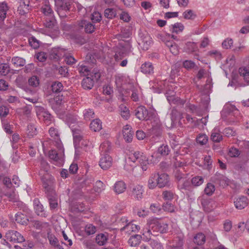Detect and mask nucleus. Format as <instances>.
Here are the masks:
<instances>
[{"label":"nucleus","instance_id":"nucleus-1","mask_svg":"<svg viewBox=\"0 0 249 249\" xmlns=\"http://www.w3.org/2000/svg\"><path fill=\"white\" fill-rule=\"evenodd\" d=\"M168 230V225L161 223L156 218H151L148 220L146 227L142 230L143 240L149 241L151 235L157 236L158 232L165 233Z\"/></svg>","mask_w":249,"mask_h":249},{"label":"nucleus","instance_id":"nucleus-2","mask_svg":"<svg viewBox=\"0 0 249 249\" xmlns=\"http://www.w3.org/2000/svg\"><path fill=\"white\" fill-rule=\"evenodd\" d=\"M100 149L102 157L99 161V165L103 169L107 170L111 166L112 162L111 157L108 154L111 149L110 143L108 142L102 143Z\"/></svg>","mask_w":249,"mask_h":249},{"label":"nucleus","instance_id":"nucleus-3","mask_svg":"<svg viewBox=\"0 0 249 249\" xmlns=\"http://www.w3.org/2000/svg\"><path fill=\"white\" fill-rule=\"evenodd\" d=\"M134 113L137 118L141 121L151 120L156 117L155 112L154 110H148L142 106L137 107L134 110Z\"/></svg>","mask_w":249,"mask_h":249},{"label":"nucleus","instance_id":"nucleus-4","mask_svg":"<svg viewBox=\"0 0 249 249\" xmlns=\"http://www.w3.org/2000/svg\"><path fill=\"white\" fill-rule=\"evenodd\" d=\"M128 159L133 162H138L143 171L147 169L149 164L148 158L143 153L140 151L131 152L129 155Z\"/></svg>","mask_w":249,"mask_h":249},{"label":"nucleus","instance_id":"nucleus-5","mask_svg":"<svg viewBox=\"0 0 249 249\" xmlns=\"http://www.w3.org/2000/svg\"><path fill=\"white\" fill-rule=\"evenodd\" d=\"M101 77V74L96 70H93L89 75L83 78L81 85L85 89H90L93 87L94 82L97 81Z\"/></svg>","mask_w":249,"mask_h":249},{"label":"nucleus","instance_id":"nucleus-6","mask_svg":"<svg viewBox=\"0 0 249 249\" xmlns=\"http://www.w3.org/2000/svg\"><path fill=\"white\" fill-rule=\"evenodd\" d=\"M4 238L13 243H21L25 241L24 236L19 232L15 230L8 231L5 233Z\"/></svg>","mask_w":249,"mask_h":249},{"label":"nucleus","instance_id":"nucleus-7","mask_svg":"<svg viewBox=\"0 0 249 249\" xmlns=\"http://www.w3.org/2000/svg\"><path fill=\"white\" fill-rule=\"evenodd\" d=\"M41 179L46 193L54 191L53 188L54 178L51 175L46 172L41 177Z\"/></svg>","mask_w":249,"mask_h":249},{"label":"nucleus","instance_id":"nucleus-8","mask_svg":"<svg viewBox=\"0 0 249 249\" xmlns=\"http://www.w3.org/2000/svg\"><path fill=\"white\" fill-rule=\"evenodd\" d=\"M156 173L158 187L160 188L169 187L170 186L169 176L166 173Z\"/></svg>","mask_w":249,"mask_h":249},{"label":"nucleus","instance_id":"nucleus-9","mask_svg":"<svg viewBox=\"0 0 249 249\" xmlns=\"http://www.w3.org/2000/svg\"><path fill=\"white\" fill-rule=\"evenodd\" d=\"M201 204L204 210L207 213L212 211L216 207V203L213 200L204 197L201 199Z\"/></svg>","mask_w":249,"mask_h":249},{"label":"nucleus","instance_id":"nucleus-10","mask_svg":"<svg viewBox=\"0 0 249 249\" xmlns=\"http://www.w3.org/2000/svg\"><path fill=\"white\" fill-rule=\"evenodd\" d=\"M234 205L235 208L238 210H242L246 207L248 204V198L244 196H241L234 199Z\"/></svg>","mask_w":249,"mask_h":249},{"label":"nucleus","instance_id":"nucleus-11","mask_svg":"<svg viewBox=\"0 0 249 249\" xmlns=\"http://www.w3.org/2000/svg\"><path fill=\"white\" fill-rule=\"evenodd\" d=\"M183 239L179 236L175 237L170 244L167 245L166 249H183Z\"/></svg>","mask_w":249,"mask_h":249},{"label":"nucleus","instance_id":"nucleus-12","mask_svg":"<svg viewBox=\"0 0 249 249\" xmlns=\"http://www.w3.org/2000/svg\"><path fill=\"white\" fill-rule=\"evenodd\" d=\"M123 134L124 138L126 142H130L132 141L134 132L130 125L126 124L124 127Z\"/></svg>","mask_w":249,"mask_h":249},{"label":"nucleus","instance_id":"nucleus-13","mask_svg":"<svg viewBox=\"0 0 249 249\" xmlns=\"http://www.w3.org/2000/svg\"><path fill=\"white\" fill-rule=\"evenodd\" d=\"M72 131L74 145L75 147H79V142L83 138V133L81 129L77 128H74L72 129Z\"/></svg>","mask_w":249,"mask_h":249},{"label":"nucleus","instance_id":"nucleus-14","mask_svg":"<svg viewBox=\"0 0 249 249\" xmlns=\"http://www.w3.org/2000/svg\"><path fill=\"white\" fill-rule=\"evenodd\" d=\"M62 153L63 151L61 153H58L55 150H51L49 152V157L50 159L57 162L56 164H60L63 161Z\"/></svg>","mask_w":249,"mask_h":249},{"label":"nucleus","instance_id":"nucleus-15","mask_svg":"<svg viewBox=\"0 0 249 249\" xmlns=\"http://www.w3.org/2000/svg\"><path fill=\"white\" fill-rule=\"evenodd\" d=\"M80 28H84L85 32L88 34L92 33L95 29V26L89 21L82 20L78 23Z\"/></svg>","mask_w":249,"mask_h":249},{"label":"nucleus","instance_id":"nucleus-16","mask_svg":"<svg viewBox=\"0 0 249 249\" xmlns=\"http://www.w3.org/2000/svg\"><path fill=\"white\" fill-rule=\"evenodd\" d=\"M49 201L50 208L54 209L57 207V199L55 191L46 193Z\"/></svg>","mask_w":249,"mask_h":249},{"label":"nucleus","instance_id":"nucleus-17","mask_svg":"<svg viewBox=\"0 0 249 249\" xmlns=\"http://www.w3.org/2000/svg\"><path fill=\"white\" fill-rule=\"evenodd\" d=\"M143 189L142 186L140 185L135 186L132 191V195L136 199H140L142 197Z\"/></svg>","mask_w":249,"mask_h":249},{"label":"nucleus","instance_id":"nucleus-18","mask_svg":"<svg viewBox=\"0 0 249 249\" xmlns=\"http://www.w3.org/2000/svg\"><path fill=\"white\" fill-rule=\"evenodd\" d=\"M56 20L54 16L48 17H44L43 19L44 25L48 28L53 29L56 25Z\"/></svg>","mask_w":249,"mask_h":249},{"label":"nucleus","instance_id":"nucleus-19","mask_svg":"<svg viewBox=\"0 0 249 249\" xmlns=\"http://www.w3.org/2000/svg\"><path fill=\"white\" fill-rule=\"evenodd\" d=\"M141 71L145 74H151L154 72V67L150 62H145L142 65Z\"/></svg>","mask_w":249,"mask_h":249},{"label":"nucleus","instance_id":"nucleus-20","mask_svg":"<svg viewBox=\"0 0 249 249\" xmlns=\"http://www.w3.org/2000/svg\"><path fill=\"white\" fill-rule=\"evenodd\" d=\"M48 239L49 241L50 244L58 249H63L62 247L59 244L58 240L57 238L53 234L50 232H48Z\"/></svg>","mask_w":249,"mask_h":249},{"label":"nucleus","instance_id":"nucleus-21","mask_svg":"<svg viewBox=\"0 0 249 249\" xmlns=\"http://www.w3.org/2000/svg\"><path fill=\"white\" fill-rule=\"evenodd\" d=\"M90 128L94 132L99 131L102 128V122L99 119L93 120L90 124Z\"/></svg>","mask_w":249,"mask_h":249},{"label":"nucleus","instance_id":"nucleus-22","mask_svg":"<svg viewBox=\"0 0 249 249\" xmlns=\"http://www.w3.org/2000/svg\"><path fill=\"white\" fill-rule=\"evenodd\" d=\"M126 184L123 181H118L115 183L114 186V190L118 194L123 193L126 189Z\"/></svg>","mask_w":249,"mask_h":249},{"label":"nucleus","instance_id":"nucleus-23","mask_svg":"<svg viewBox=\"0 0 249 249\" xmlns=\"http://www.w3.org/2000/svg\"><path fill=\"white\" fill-rule=\"evenodd\" d=\"M184 50L187 53H190L197 50V46L196 43L193 42H187L184 47Z\"/></svg>","mask_w":249,"mask_h":249},{"label":"nucleus","instance_id":"nucleus-24","mask_svg":"<svg viewBox=\"0 0 249 249\" xmlns=\"http://www.w3.org/2000/svg\"><path fill=\"white\" fill-rule=\"evenodd\" d=\"M64 102H65V97L63 95H61V96L59 95L53 98H50L49 99V103L52 107H53L54 103H55L56 105H60Z\"/></svg>","mask_w":249,"mask_h":249},{"label":"nucleus","instance_id":"nucleus-25","mask_svg":"<svg viewBox=\"0 0 249 249\" xmlns=\"http://www.w3.org/2000/svg\"><path fill=\"white\" fill-rule=\"evenodd\" d=\"M15 220L17 223L21 225H27L28 222V219L27 216L20 212L18 213L15 216Z\"/></svg>","mask_w":249,"mask_h":249},{"label":"nucleus","instance_id":"nucleus-26","mask_svg":"<svg viewBox=\"0 0 249 249\" xmlns=\"http://www.w3.org/2000/svg\"><path fill=\"white\" fill-rule=\"evenodd\" d=\"M38 111L37 112V114L41 115L43 117L44 120L47 123H49L52 119V115L48 111H46L43 107H40L39 108Z\"/></svg>","mask_w":249,"mask_h":249},{"label":"nucleus","instance_id":"nucleus-27","mask_svg":"<svg viewBox=\"0 0 249 249\" xmlns=\"http://www.w3.org/2000/svg\"><path fill=\"white\" fill-rule=\"evenodd\" d=\"M156 186H158L157 173H154L151 174L148 181V187L150 189H153Z\"/></svg>","mask_w":249,"mask_h":249},{"label":"nucleus","instance_id":"nucleus-28","mask_svg":"<svg viewBox=\"0 0 249 249\" xmlns=\"http://www.w3.org/2000/svg\"><path fill=\"white\" fill-rule=\"evenodd\" d=\"M142 237L140 235L136 234L131 236L128 241V243L131 247H136L139 244Z\"/></svg>","mask_w":249,"mask_h":249},{"label":"nucleus","instance_id":"nucleus-29","mask_svg":"<svg viewBox=\"0 0 249 249\" xmlns=\"http://www.w3.org/2000/svg\"><path fill=\"white\" fill-rule=\"evenodd\" d=\"M206 241V237L205 235L199 232L197 233L194 238V242L196 244L198 245H203Z\"/></svg>","mask_w":249,"mask_h":249},{"label":"nucleus","instance_id":"nucleus-30","mask_svg":"<svg viewBox=\"0 0 249 249\" xmlns=\"http://www.w3.org/2000/svg\"><path fill=\"white\" fill-rule=\"evenodd\" d=\"M223 139L222 135L220 132L216 129L212 131L211 135V140L214 142H219Z\"/></svg>","mask_w":249,"mask_h":249},{"label":"nucleus","instance_id":"nucleus-31","mask_svg":"<svg viewBox=\"0 0 249 249\" xmlns=\"http://www.w3.org/2000/svg\"><path fill=\"white\" fill-rule=\"evenodd\" d=\"M96 242L100 246H103L107 240V234L100 233L98 234L95 238Z\"/></svg>","mask_w":249,"mask_h":249},{"label":"nucleus","instance_id":"nucleus-32","mask_svg":"<svg viewBox=\"0 0 249 249\" xmlns=\"http://www.w3.org/2000/svg\"><path fill=\"white\" fill-rule=\"evenodd\" d=\"M63 86L62 84L58 81L53 82L51 86V89L53 92L58 93L61 92L63 90Z\"/></svg>","mask_w":249,"mask_h":249},{"label":"nucleus","instance_id":"nucleus-33","mask_svg":"<svg viewBox=\"0 0 249 249\" xmlns=\"http://www.w3.org/2000/svg\"><path fill=\"white\" fill-rule=\"evenodd\" d=\"M41 11L43 13L45 17H48L53 16V11L48 3H46L42 6L41 8Z\"/></svg>","mask_w":249,"mask_h":249},{"label":"nucleus","instance_id":"nucleus-34","mask_svg":"<svg viewBox=\"0 0 249 249\" xmlns=\"http://www.w3.org/2000/svg\"><path fill=\"white\" fill-rule=\"evenodd\" d=\"M213 178L215 182L219 183L220 185H225L226 184H227L226 183L227 178L221 174L217 173L213 177Z\"/></svg>","mask_w":249,"mask_h":249},{"label":"nucleus","instance_id":"nucleus-35","mask_svg":"<svg viewBox=\"0 0 249 249\" xmlns=\"http://www.w3.org/2000/svg\"><path fill=\"white\" fill-rule=\"evenodd\" d=\"M196 142L201 145H204L207 144L208 141V136L205 134H199L196 138Z\"/></svg>","mask_w":249,"mask_h":249},{"label":"nucleus","instance_id":"nucleus-36","mask_svg":"<svg viewBox=\"0 0 249 249\" xmlns=\"http://www.w3.org/2000/svg\"><path fill=\"white\" fill-rule=\"evenodd\" d=\"M77 70L81 75L88 76L90 74L89 69L83 64L79 63L77 66Z\"/></svg>","mask_w":249,"mask_h":249},{"label":"nucleus","instance_id":"nucleus-37","mask_svg":"<svg viewBox=\"0 0 249 249\" xmlns=\"http://www.w3.org/2000/svg\"><path fill=\"white\" fill-rule=\"evenodd\" d=\"M140 226L138 225H136L133 224L132 223H129L127 224L124 227L122 230H127V231L128 232L129 231H139L140 230Z\"/></svg>","mask_w":249,"mask_h":249},{"label":"nucleus","instance_id":"nucleus-38","mask_svg":"<svg viewBox=\"0 0 249 249\" xmlns=\"http://www.w3.org/2000/svg\"><path fill=\"white\" fill-rule=\"evenodd\" d=\"M11 62L15 67H22L25 64L24 59L18 56L13 57Z\"/></svg>","mask_w":249,"mask_h":249},{"label":"nucleus","instance_id":"nucleus-39","mask_svg":"<svg viewBox=\"0 0 249 249\" xmlns=\"http://www.w3.org/2000/svg\"><path fill=\"white\" fill-rule=\"evenodd\" d=\"M171 30L173 33L178 34L181 32L184 29V26L181 23H176L171 26Z\"/></svg>","mask_w":249,"mask_h":249},{"label":"nucleus","instance_id":"nucleus-40","mask_svg":"<svg viewBox=\"0 0 249 249\" xmlns=\"http://www.w3.org/2000/svg\"><path fill=\"white\" fill-rule=\"evenodd\" d=\"M178 187L181 190H185L190 191L192 189V185L189 180H184L182 182L180 181L178 183Z\"/></svg>","mask_w":249,"mask_h":249},{"label":"nucleus","instance_id":"nucleus-41","mask_svg":"<svg viewBox=\"0 0 249 249\" xmlns=\"http://www.w3.org/2000/svg\"><path fill=\"white\" fill-rule=\"evenodd\" d=\"M212 168V160L210 156H206L204 158L203 168L208 170L209 171Z\"/></svg>","mask_w":249,"mask_h":249},{"label":"nucleus","instance_id":"nucleus-42","mask_svg":"<svg viewBox=\"0 0 249 249\" xmlns=\"http://www.w3.org/2000/svg\"><path fill=\"white\" fill-rule=\"evenodd\" d=\"M154 121L156 122V125H152V127L151 128V132L157 136H160L161 134V129L160 128V124H159V120L157 119H154Z\"/></svg>","mask_w":249,"mask_h":249},{"label":"nucleus","instance_id":"nucleus-43","mask_svg":"<svg viewBox=\"0 0 249 249\" xmlns=\"http://www.w3.org/2000/svg\"><path fill=\"white\" fill-rule=\"evenodd\" d=\"M170 152L169 146L166 144H162L160 146L158 150V153L162 156H167Z\"/></svg>","mask_w":249,"mask_h":249},{"label":"nucleus","instance_id":"nucleus-44","mask_svg":"<svg viewBox=\"0 0 249 249\" xmlns=\"http://www.w3.org/2000/svg\"><path fill=\"white\" fill-rule=\"evenodd\" d=\"M60 56L59 50L57 48H53L50 52V58L52 60H57Z\"/></svg>","mask_w":249,"mask_h":249},{"label":"nucleus","instance_id":"nucleus-45","mask_svg":"<svg viewBox=\"0 0 249 249\" xmlns=\"http://www.w3.org/2000/svg\"><path fill=\"white\" fill-rule=\"evenodd\" d=\"M49 224L48 222H42L39 221H35L34 223V227L38 230H43L48 228Z\"/></svg>","mask_w":249,"mask_h":249},{"label":"nucleus","instance_id":"nucleus-46","mask_svg":"<svg viewBox=\"0 0 249 249\" xmlns=\"http://www.w3.org/2000/svg\"><path fill=\"white\" fill-rule=\"evenodd\" d=\"M84 118L86 121H89L94 117V112L91 109H85L83 111Z\"/></svg>","mask_w":249,"mask_h":249},{"label":"nucleus","instance_id":"nucleus-47","mask_svg":"<svg viewBox=\"0 0 249 249\" xmlns=\"http://www.w3.org/2000/svg\"><path fill=\"white\" fill-rule=\"evenodd\" d=\"M7 10V6L6 4L1 3L0 4V21H2L4 20L6 11Z\"/></svg>","mask_w":249,"mask_h":249},{"label":"nucleus","instance_id":"nucleus-48","mask_svg":"<svg viewBox=\"0 0 249 249\" xmlns=\"http://www.w3.org/2000/svg\"><path fill=\"white\" fill-rule=\"evenodd\" d=\"M204 182V178L201 176H196L191 179V183L194 186H198Z\"/></svg>","mask_w":249,"mask_h":249},{"label":"nucleus","instance_id":"nucleus-49","mask_svg":"<svg viewBox=\"0 0 249 249\" xmlns=\"http://www.w3.org/2000/svg\"><path fill=\"white\" fill-rule=\"evenodd\" d=\"M162 197L165 200L171 201L175 196V193L172 191H164L162 192Z\"/></svg>","mask_w":249,"mask_h":249},{"label":"nucleus","instance_id":"nucleus-50","mask_svg":"<svg viewBox=\"0 0 249 249\" xmlns=\"http://www.w3.org/2000/svg\"><path fill=\"white\" fill-rule=\"evenodd\" d=\"M27 132L29 137H33L37 134L36 128L34 124H29L27 126Z\"/></svg>","mask_w":249,"mask_h":249},{"label":"nucleus","instance_id":"nucleus-51","mask_svg":"<svg viewBox=\"0 0 249 249\" xmlns=\"http://www.w3.org/2000/svg\"><path fill=\"white\" fill-rule=\"evenodd\" d=\"M214 191L215 186L211 183H208L204 189L205 194L209 196L212 195Z\"/></svg>","mask_w":249,"mask_h":249},{"label":"nucleus","instance_id":"nucleus-52","mask_svg":"<svg viewBox=\"0 0 249 249\" xmlns=\"http://www.w3.org/2000/svg\"><path fill=\"white\" fill-rule=\"evenodd\" d=\"M28 83L29 85L33 87H37L39 84V78L36 76H33L29 79Z\"/></svg>","mask_w":249,"mask_h":249},{"label":"nucleus","instance_id":"nucleus-53","mask_svg":"<svg viewBox=\"0 0 249 249\" xmlns=\"http://www.w3.org/2000/svg\"><path fill=\"white\" fill-rule=\"evenodd\" d=\"M105 186L102 181H101L100 180H97L96 182L95 185L94 187V190L95 192L98 193H100L103 190H105Z\"/></svg>","mask_w":249,"mask_h":249},{"label":"nucleus","instance_id":"nucleus-54","mask_svg":"<svg viewBox=\"0 0 249 249\" xmlns=\"http://www.w3.org/2000/svg\"><path fill=\"white\" fill-rule=\"evenodd\" d=\"M183 18L186 19H193L196 17V15L192 10H188L183 13Z\"/></svg>","mask_w":249,"mask_h":249},{"label":"nucleus","instance_id":"nucleus-55","mask_svg":"<svg viewBox=\"0 0 249 249\" xmlns=\"http://www.w3.org/2000/svg\"><path fill=\"white\" fill-rule=\"evenodd\" d=\"M167 99L170 104H178L179 103L183 104V101L180 100L178 97H175L173 95L166 96Z\"/></svg>","mask_w":249,"mask_h":249},{"label":"nucleus","instance_id":"nucleus-56","mask_svg":"<svg viewBox=\"0 0 249 249\" xmlns=\"http://www.w3.org/2000/svg\"><path fill=\"white\" fill-rule=\"evenodd\" d=\"M105 16L108 18H112L116 15V12L115 10L111 8H108L105 11Z\"/></svg>","mask_w":249,"mask_h":249},{"label":"nucleus","instance_id":"nucleus-57","mask_svg":"<svg viewBox=\"0 0 249 249\" xmlns=\"http://www.w3.org/2000/svg\"><path fill=\"white\" fill-rule=\"evenodd\" d=\"M170 142L173 148H176L179 145L178 137L174 135H172L170 137Z\"/></svg>","mask_w":249,"mask_h":249},{"label":"nucleus","instance_id":"nucleus-58","mask_svg":"<svg viewBox=\"0 0 249 249\" xmlns=\"http://www.w3.org/2000/svg\"><path fill=\"white\" fill-rule=\"evenodd\" d=\"M10 71V67L6 63L0 65V73L3 75H6Z\"/></svg>","mask_w":249,"mask_h":249},{"label":"nucleus","instance_id":"nucleus-59","mask_svg":"<svg viewBox=\"0 0 249 249\" xmlns=\"http://www.w3.org/2000/svg\"><path fill=\"white\" fill-rule=\"evenodd\" d=\"M36 213L38 215L43 217H46V214L44 211L43 206L42 204L37 205L34 208Z\"/></svg>","mask_w":249,"mask_h":249},{"label":"nucleus","instance_id":"nucleus-60","mask_svg":"<svg viewBox=\"0 0 249 249\" xmlns=\"http://www.w3.org/2000/svg\"><path fill=\"white\" fill-rule=\"evenodd\" d=\"M64 60L66 63L69 65H72L77 62V60L74 57L70 54L66 55Z\"/></svg>","mask_w":249,"mask_h":249},{"label":"nucleus","instance_id":"nucleus-61","mask_svg":"<svg viewBox=\"0 0 249 249\" xmlns=\"http://www.w3.org/2000/svg\"><path fill=\"white\" fill-rule=\"evenodd\" d=\"M121 115L122 118L124 120H127L129 118L130 113L129 110L126 107H121Z\"/></svg>","mask_w":249,"mask_h":249},{"label":"nucleus","instance_id":"nucleus-62","mask_svg":"<svg viewBox=\"0 0 249 249\" xmlns=\"http://www.w3.org/2000/svg\"><path fill=\"white\" fill-rule=\"evenodd\" d=\"M183 67L188 69H191L196 67V69H197V67L195 63L191 60H185L183 63Z\"/></svg>","mask_w":249,"mask_h":249},{"label":"nucleus","instance_id":"nucleus-63","mask_svg":"<svg viewBox=\"0 0 249 249\" xmlns=\"http://www.w3.org/2000/svg\"><path fill=\"white\" fill-rule=\"evenodd\" d=\"M233 43V40L231 38H228L223 41L222 45L223 48L228 49L231 48L232 46Z\"/></svg>","mask_w":249,"mask_h":249},{"label":"nucleus","instance_id":"nucleus-64","mask_svg":"<svg viewBox=\"0 0 249 249\" xmlns=\"http://www.w3.org/2000/svg\"><path fill=\"white\" fill-rule=\"evenodd\" d=\"M96 231V227L92 224H88L85 227V231L88 235L94 234Z\"/></svg>","mask_w":249,"mask_h":249}]
</instances>
